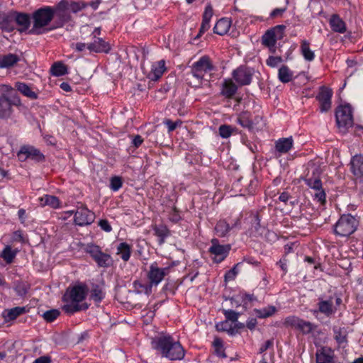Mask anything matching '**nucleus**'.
Returning <instances> with one entry per match:
<instances>
[{
	"instance_id": "f257e3e1",
	"label": "nucleus",
	"mask_w": 363,
	"mask_h": 363,
	"mask_svg": "<svg viewBox=\"0 0 363 363\" xmlns=\"http://www.w3.org/2000/svg\"><path fill=\"white\" fill-rule=\"evenodd\" d=\"M151 344L158 354L169 360H182L185 356V350L181 343L170 335L155 337L152 340Z\"/></svg>"
},
{
	"instance_id": "f03ea898",
	"label": "nucleus",
	"mask_w": 363,
	"mask_h": 363,
	"mask_svg": "<svg viewBox=\"0 0 363 363\" xmlns=\"http://www.w3.org/2000/svg\"><path fill=\"white\" fill-rule=\"evenodd\" d=\"M88 294V287L80 283L67 289L64 295L65 302L63 311L67 313H74L79 311L86 310L89 305L84 301Z\"/></svg>"
},
{
	"instance_id": "7ed1b4c3",
	"label": "nucleus",
	"mask_w": 363,
	"mask_h": 363,
	"mask_svg": "<svg viewBox=\"0 0 363 363\" xmlns=\"http://www.w3.org/2000/svg\"><path fill=\"white\" fill-rule=\"evenodd\" d=\"M53 12V9L50 6H45L37 10L33 13V26L30 33L40 34L48 30L45 27L53 18L55 15Z\"/></svg>"
},
{
	"instance_id": "20e7f679",
	"label": "nucleus",
	"mask_w": 363,
	"mask_h": 363,
	"mask_svg": "<svg viewBox=\"0 0 363 363\" xmlns=\"http://www.w3.org/2000/svg\"><path fill=\"white\" fill-rule=\"evenodd\" d=\"M357 220L350 214L342 215L335 226V233L341 237L352 234L357 229Z\"/></svg>"
},
{
	"instance_id": "39448f33",
	"label": "nucleus",
	"mask_w": 363,
	"mask_h": 363,
	"mask_svg": "<svg viewBox=\"0 0 363 363\" xmlns=\"http://www.w3.org/2000/svg\"><path fill=\"white\" fill-rule=\"evenodd\" d=\"M335 118L340 131L345 132L353 124L352 108L350 104L339 106L336 110Z\"/></svg>"
},
{
	"instance_id": "423d86ee",
	"label": "nucleus",
	"mask_w": 363,
	"mask_h": 363,
	"mask_svg": "<svg viewBox=\"0 0 363 363\" xmlns=\"http://www.w3.org/2000/svg\"><path fill=\"white\" fill-rule=\"evenodd\" d=\"M169 267H160L156 262L150 264L147 272V279L150 286H157L162 281L164 278L169 274Z\"/></svg>"
},
{
	"instance_id": "0eeeda50",
	"label": "nucleus",
	"mask_w": 363,
	"mask_h": 363,
	"mask_svg": "<svg viewBox=\"0 0 363 363\" xmlns=\"http://www.w3.org/2000/svg\"><path fill=\"white\" fill-rule=\"evenodd\" d=\"M284 29V26H277L267 30L262 36V44L274 52L277 40L282 38Z\"/></svg>"
},
{
	"instance_id": "6e6552de",
	"label": "nucleus",
	"mask_w": 363,
	"mask_h": 363,
	"mask_svg": "<svg viewBox=\"0 0 363 363\" xmlns=\"http://www.w3.org/2000/svg\"><path fill=\"white\" fill-rule=\"evenodd\" d=\"M230 250V245H220L218 240L216 238L212 239L209 252L213 256L214 262L219 263L223 261L228 256Z\"/></svg>"
},
{
	"instance_id": "1a4fd4ad",
	"label": "nucleus",
	"mask_w": 363,
	"mask_h": 363,
	"mask_svg": "<svg viewBox=\"0 0 363 363\" xmlns=\"http://www.w3.org/2000/svg\"><path fill=\"white\" fill-rule=\"evenodd\" d=\"M213 69V65L207 56H203L196 62L191 68V73L194 77L201 80L204 74Z\"/></svg>"
},
{
	"instance_id": "9d476101",
	"label": "nucleus",
	"mask_w": 363,
	"mask_h": 363,
	"mask_svg": "<svg viewBox=\"0 0 363 363\" xmlns=\"http://www.w3.org/2000/svg\"><path fill=\"white\" fill-rule=\"evenodd\" d=\"M53 9V13H55L53 18L56 20V26L55 28L62 27L65 23L67 22L70 16L69 13L68 9V2L66 1H60L55 8Z\"/></svg>"
},
{
	"instance_id": "9b49d317",
	"label": "nucleus",
	"mask_w": 363,
	"mask_h": 363,
	"mask_svg": "<svg viewBox=\"0 0 363 363\" xmlns=\"http://www.w3.org/2000/svg\"><path fill=\"white\" fill-rule=\"evenodd\" d=\"M284 324L298 330L304 334L311 333L314 328V325L311 323L302 320L296 316L287 317L284 320Z\"/></svg>"
},
{
	"instance_id": "f8f14e48",
	"label": "nucleus",
	"mask_w": 363,
	"mask_h": 363,
	"mask_svg": "<svg viewBox=\"0 0 363 363\" xmlns=\"http://www.w3.org/2000/svg\"><path fill=\"white\" fill-rule=\"evenodd\" d=\"M252 75L253 70L246 67H240L233 72L234 79L241 86L250 84Z\"/></svg>"
},
{
	"instance_id": "ddd939ff",
	"label": "nucleus",
	"mask_w": 363,
	"mask_h": 363,
	"mask_svg": "<svg viewBox=\"0 0 363 363\" xmlns=\"http://www.w3.org/2000/svg\"><path fill=\"white\" fill-rule=\"evenodd\" d=\"M294 146V140L291 136L281 138L275 142V157H280L281 155L288 153Z\"/></svg>"
},
{
	"instance_id": "4468645a",
	"label": "nucleus",
	"mask_w": 363,
	"mask_h": 363,
	"mask_svg": "<svg viewBox=\"0 0 363 363\" xmlns=\"http://www.w3.org/2000/svg\"><path fill=\"white\" fill-rule=\"evenodd\" d=\"M94 213L87 208H78L74 215V222L78 225L91 224L94 220Z\"/></svg>"
},
{
	"instance_id": "2eb2a0df",
	"label": "nucleus",
	"mask_w": 363,
	"mask_h": 363,
	"mask_svg": "<svg viewBox=\"0 0 363 363\" xmlns=\"http://www.w3.org/2000/svg\"><path fill=\"white\" fill-rule=\"evenodd\" d=\"M318 310L313 311V314L318 312L323 313L326 316H330L334 314L337 310L336 306H334V298L330 297L328 299L319 298Z\"/></svg>"
},
{
	"instance_id": "dca6fc26",
	"label": "nucleus",
	"mask_w": 363,
	"mask_h": 363,
	"mask_svg": "<svg viewBox=\"0 0 363 363\" xmlns=\"http://www.w3.org/2000/svg\"><path fill=\"white\" fill-rule=\"evenodd\" d=\"M333 91L331 89L323 87L318 96L320 103V111L322 112L328 111L331 107V98Z\"/></svg>"
},
{
	"instance_id": "f3484780",
	"label": "nucleus",
	"mask_w": 363,
	"mask_h": 363,
	"mask_svg": "<svg viewBox=\"0 0 363 363\" xmlns=\"http://www.w3.org/2000/svg\"><path fill=\"white\" fill-rule=\"evenodd\" d=\"M165 62L162 60L152 62L147 77L151 80H157L160 79L165 71Z\"/></svg>"
},
{
	"instance_id": "a211bd4d",
	"label": "nucleus",
	"mask_w": 363,
	"mask_h": 363,
	"mask_svg": "<svg viewBox=\"0 0 363 363\" xmlns=\"http://www.w3.org/2000/svg\"><path fill=\"white\" fill-rule=\"evenodd\" d=\"M18 157L20 160L25 161L28 158L40 159L42 157V155L33 147L23 146L20 149Z\"/></svg>"
},
{
	"instance_id": "6ab92c4d",
	"label": "nucleus",
	"mask_w": 363,
	"mask_h": 363,
	"mask_svg": "<svg viewBox=\"0 0 363 363\" xmlns=\"http://www.w3.org/2000/svg\"><path fill=\"white\" fill-rule=\"evenodd\" d=\"M350 169L352 174L357 178L363 176V155H356L350 161Z\"/></svg>"
},
{
	"instance_id": "aec40b11",
	"label": "nucleus",
	"mask_w": 363,
	"mask_h": 363,
	"mask_svg": "<svg viewBox=\"0 0 363 363\" xmlns=\"http://www.w3.org/2000/svg\"><path fill=\"white\" fill-rule=\"evenodd\" d=\"M87 49L91 52H108L111 47L109 44L105 42L102 38H96L92 43L88 44Z\"/></svg>"
},
{
	"instance_id": "412c9836",
	"label": "nucleus",
	"mask_w": 363,
	"mask_h": 363,
	"mask_svg": "<svg viewBox=\"0 0 363 363\" xmlns=\"http://www.w3.org/2000/svg\"><path fill=\"white\" fill-rule=\"evenodd\" d=\"M239 224V220H237L232 226H230L226 220H220L215 226V232L218 236L225 237L231 229L236 228Z\"/></svg>"
},
{
	"instance_id": "4be33fe9",
	"label": "nucleus",
	"mask_w": 363,
	"mask_h": 363,
	"mask_svg": "<svg viewBox=\"0 0 363 363\" xmlns=\"http://www.w3.org/2000/svg\"><path fill=\"white\" fill-rule=\"evenodd\" d=\"M15 25L18 26L20 32H24L28 29L30 25V16L26 13L13 12Z\"/></svg>"
},
{
	"instance_id": "5701e85b",
	"label": "nucleus",
	"mask_w": 363,
	"mask_h": 363,
	"mask_svg": "<svg viewBox=\"0 0 363 363\" xmlns=\"http://www.w3.org/2000/svg\"><path fill=\"white\" fill-rule=\"evenodd\" d=\"M0 28L6 32H11L15 28V20L13 13L0 16Z\"/></svg>"
},
{
	"instance_id": "b1692460",
	"label": "nucleus",
	"mask_w": 363,
	"mask_h": 363,
	"mask_svg": "<svg viewBox=\"0 0 363 363\" xmlns=\"http://www.w3.org/2000/svg\"><path fill=\"white\" fill-rule=\"evenodd\" d=\"M40 205L41 206H48L52 208H59L61 206V202L59 199L52 195L45 194L39 198Z\"/></svg>"
},
{
	"instance_id": "393cba45",
	"label": "nucleus",
	"mask_w": 363,
	"mask_h": 363,
	"mask_svg": "<svg viewBox=\"0 0 363 363\" xmlns=\"http://www.w3.org/2000/svg\"><path fill=\"white\" fill-rule=\"evenodd\" d=\"M231 20L228 18H222L217 21L214 26V32L220 35H225L231 26Z\"/></svg>"
},
{
	"instance_id": "a878e982",
	"label": "nucleus",
	"mask_w": 363,
	"mask_h": 363,
	"mask_svg": "<svg viewBox=\"0 0 363 363\" xmlns=\"http://www.w3.org/2000/svg\"><path fill=\"white\" fill-rule=\"evenodd\" d=\"M15 87L25 96L30 99H36L38 94L33 90V88L23 82H16Z\"/></svg>"
},
{
	"instance_id": "bb28decb",
	"label": "nucleus",
	"mask_w": 363,
	"mask_h": 363,
	"mask_svg": "<svg viewBox=\"0 0 363 363\" xmlns=\"http://www.w3.org/2000/svg\"><path fill=\"white\" fill-rule=\"evenodd\" d=\"M237 86L231 79H225L221 89V94L226 98L232 97L237 91Z\"/></svg>"
},
{
	"instance_id": "cd10ccee",
	"label": "nucleus",
	"mask_w": 363,
	"mask_h": 363,
	"mask_svg": "<svg viewBox=\"0 0 363 363\" xmlns=\"http://www.w3.org/2000/svg\"><path fill=\"white\" fill-rule=\"evenodd\" d=\"M19 61V57L15 54H7L0 56V68H9Z\"/></svg>"
},
{
	"instance_id": "c85d7f7f",
	"label": "nucleus",
	"mask_w": 363,
	"mask_h": 363,
	"mask_svg": "<svg viewBox=\"0 0 363 363\" xmlns=\"http://www.w3.org/2000/svg\"><path fill=\"white\" fill-rule=\"evenodd\" d=\"M132 247L126 242H121L117 246L116 254L124 261L127 262L129 260L131 255Z\"/></svg>"
},
{
	"instance_id": "c756f323",
	"label": "nucleus",
	"mask_w": 363,
	"mask_h": 363,
	"mask_svg": "<svg viewBox=\"0 0 363 363\" xmlns=\"http://www.w3.org/2000/svg\"><path fill=\"white\" fill-rule=\"evenodd\" d=\"M26 312L25 307H15L9 310H6L3 313V315L6 320H15L20 315Z\"/></svg>"
},
{
	"instance_id": "7c9ffc66",
	"label": "nucleus",
	"mask_w": 363,
	"mask_h": 363,
	"mask_svg": "<svg viewBox=\"0 0 363 363\" xmlns=\"http://www.w3.org/2000/svg\"><path fill=\"white\" fill-rule=\"evenodd\" d=\"M294 72L286 65H282L278 71V78L282 83H288L293 79Z\"/></svg>"
},
{
	"instance_id": "2f4dec72",
	"label": "nucleus",
	"mask_w": 363,
	"mask_h": 363,
	"mask_svg": "<svg viewBox=\"0 0 363 363\" xmlns=\"http://www.w3.org/2000/svg\"><path fill=\"white\" fill-rule=\"evenodd\" d=\"M330 25L333 31L343 33L346 30L344 21L337 16L334 15L330 20Z\"/></svg>"
},
{
	"instance_id": "473e14b6",
	"label": "nucleus",
	"mask_w": 363,
	"mask_h": 363,
	"mask_svg": "<svg viewBox=\"0 0 363 363\" xmlns=\"http://www.w3.org/2000/svg\"><path fill=\"white\" fill-rule=\"evenodd\" d=\"M237 123L245 128L251 129L252 128V121L250 113L248 111L240 113L238 116Z\"/></svg>"
},
{
	"instance_id": "72a5a7b5",
	"label": "nucleus",
	"mask_w": 363,
	"mask_h": 363,
	"mask_svg": "<svg viewBox=\"0 0 363 363\" xmlns=\"http://www.w3.org/2000/svg\"><path fill=\"white\" fill-rule=\"evenodd\" d=\"M18 253L17 250H13L9 245H6L0 253V257L7 263L11 264L13 262L14 258Z\"/></svg>"
},
{
	"instance_id": "f704fd0d",
	"label": "nucleus",
	"mask_w": 363,
	"mask_h": 363,
	"mask_svg": "<svg viewBox=\"0 0 363 363\" xmlns=\"http://www.w3.org/2000/svg\"><path fill=\"white\" fill-rule=\"evenodd\" d=\"M332 361L331 351L327 348H322L316 352L317 363H330Z\"/></svg>"
},
{
	"instance_id": "c9c22d12",
	"label": "nucleus",
	"mask_w": 363,
	"mask_h": 363,
	"mask_svg": "<svg viewBox=\"0 0 363 363\" xmlns=\"http://www.w3.org/2000/svg\"><path fill=\"white\" fill-rule=\"evenodd\" d=\"M300 50L306 61H313L315 58V53L310 48L309 43L306 40H302Z\"/></svg>"
},
{
	"instance_id": "e433bc0d",
	"label": "nucleus",
	"mask_w": 363,
	"mask_h": 363,
	"mask_svg": "<svg viewBox=\"0 0 363 363\" xmlns=\"http://www.w3.org/2000/svg\"><path fill=\"white\" fill-rule=\"evenodd\" d=\"M11 111V104L10 101L4 97H0V118L7 117L10 115Z\"/></svg>"
},
{
	"instance_id": "4c0bfd02",
	"label": "nucleus",
	"mask_w": 363,
	"mask_h": 363,
	"mask_svg": "<svg viewBox=\"0 0 363 363\" xmlns=\"http://www.w3.org/2000/svg\"><path fill=\"white\" fill-rule=\"evenodd\" d=\"M155 234L159 238L160 244H162L164 242V239L169 235L168 228L163 225H155L154 227Z\"/></svg>"
},
{
	"instance_id": "58836bf2",
	"label": "nucleus",
	"mask_w": 363,
	"mask_h": 363,
	"mask_svg": "<svg viewBox=\"0 0 363 363\" xmlns=\"http://www.w3.org/2000/svg\"><path fill=\"white\" fill-rule=\"evenodd\" d=\"M335 339L340 346L345 347L347 343L346 331L342 328H334Z\"/></svg>"
},
{
	"instance_id": "ea45409f",
	"label": "nucleus",
	"mask_w": 363,
	"mask_h": 363,
	"mask_svg": "<svg viewBox=\"0 0 363 363\" xmlns=\"http://www.w3.org/2000/svg\"><path fill=\"white\" fill-rule=\"evenodd\" d=\"M99 267H106L111 265L112 262L111 257L106 253L101 252L94 259Z\"/></svg>"
},
{
	"instance_id": "a19ab883",
	"label": "nucleus",
	"mask_w": 363,
	"mask_h": 363,
	"mask_svg": "<svg viewBox=\"0 0 363 363\" xmlns=\"http://www.w3.org/2000/svg\"><path fill=\"white\" fill-rule=\"evenodd\" d=\"M104 296V292L98 286H94L91 291L90 299L93 300L95 303H100Z\"/></svg>"
},
{
	"instance_id": "79ce46f5",
	"label": "nucleus",
	"mask_w": 363,
	"mask_h": 363,
	"mask_svg": "<svg viewBox=\"0 0 363 363\" xmlns=\"http://www.w3.org/2000/svg\"><path fill=\"white\" fill-rule=\"evenodd\" d=\"M216 328L218 331H225V332H228L230 335H233L234 333V330H235L232 324L226 320L224 321L218 323L216 325Z\"/></svg>"
},
{
	"instance_id": "37998d69",
	"label": "nucleus",
	"mask_w": 363,
	"mask_h": 363,
	"mask_svg": "<svg viewBox=\"0 0 363 363\" xmlns=\"http://www.w3.org/2000/svg\"><path fill=\"white\" fill-rule=\"evenodd\" d=\"M51 72L54 76L60 77L67 73V68L62 63L56 62L52 66Z\"/></svg>"
},
{
	"instance_id": "c03bdc74",
	"label": "nucleus",
	"mask_w": 363,
	"mask_h": 363,
	"mask_svg": "<svg viewBox=\"0 0 363 363\" xmlns=\"http://www.w3.org/2000/svg\"><path fill=\"white\" fill-rule=\"evenodd\" d=\"M235 130V128L230 125H222L219 127V135L223 138H228L233 134Z\"/></svg>"
},
{
	"instance_id": "a18cd8bd",
	"label": "nucleus",
	"mask_w": 363,
	"mask_h": 363,
	"mask_svg": "<svg viewBox=\"0 0 363 363\" xmlns=\"http://www.w3.org/2000/svg\"><path fill=\"white\" fill-rule=\"evenodd\" d=\"M276 311V308L274 306H269L267 307L263 308L260 310H257L256 313L257 315L259 318H267L272 315H273Z\"/></svg>"
},
{
	"instance_id": "49530a36",
	"label": "nucleus",
	"mask_w": 363,
	"mask_h": 363,
	"mask_svg": "<svg viewBox=\"0 0 363 363\" xmlns=\"http://www.w3.org/2000/svg\"><path fill=\"white\" fill-rule=\"evenodd\" d=\"M88 6V4L82 1H77L68 4V9L73 13H77Z\"/></svg>"
},
{
	"instance_id": "de8ad7c7",
	"label": "nucleus",
	"mask_w": 363,
	"mask_h": 363,
	"mask_svg": "<svg viewBox=\"0 0 363 363\" xmlns=\"http://www.w3.org/2000/svg\"><path fill=\"white\" fill-rule=\"evenodd\" d=\"M213 345L214 347L215 352L218 357H225L223 345V341L220 338H215L213 342Z\"/></svg>"
},
{
	"instance_id": "09e8293b",
	"label": "nucleus",
	"mask_w": 363,
	"mask_h": 363,
	"mask_svg": "<svg viewBox=\"0 0 363 363\" xmlns=\"http://www.w3.org/2000/svg\"><path fill=\"white\" fill-rule=\"evenodd\" d=\"M305 181L308 186L314 191L322 188V182L318 177L308 178Z\"/></svg>"
},
{
	"instance_id": "8fccbe9b",
	"label": "nucleus",
	"mask_w": 363,
	"mask_h": 363,
	"mask_svg": "<svg viewBox=\"0 0 363 363\" xmlns=\"http://www.w3.org/2000/svg\"><path fill=\"white\" fill-rule=\"evenodd\" d=\"M223 314L226 318V320L231 321L232 323H236L240 316V313L233 310H223Z\"/></svg>"
},
{
	"instance_id": "3c124183",
	"label": "nucleus",
	"mask_w": 363,
	"mask_h": 363,
	"mask_svg": "<svg viewBox=\"0 0 363 363\" xmlns=\"http://www.w3.org/2000/svg\"><path fill=\"white\" fill-rule=\"evenodd\" d=\"M60 315V311L57 309H52L48 311H45L43 313V318L48 322H52L55 320Z\"/></svg>"
},
{
	"instance_id": "603ef678",
	"label": "nucleus",
	"mask_w": 363,
	"mask_h": 363,
	"mask_svg": "<svg viewBox=\"0 0 363 363\" xmlns=\"http://www.w3.org/2000/svg\"><path fill=\"white\" fill-rule=\"evenodd\" d=\"M86 252L89 253L93 259H94L101 252V250L97 245H88L86 247Z\"/></svg>"
},
{
	"instance_id": "864d4df0",
	"label": "nucleus",
	"mask_w": 363,
	"mask_h": 363,
	"mask_svg": "<svg viewBox=\"0 0 363 363\" xmlns=\"http://www.w3.org/2000/svg\"><path fill=\"white\" fill-rule=\"evenodd\" d=\"M313 197L315 200L320 202V203H325L326 195L323 188L315 190Z\"/></svg>"
},
{
	"instance_id": "5fc2aeb1",
	"label": "nucleus",
	"mask_w": 363,
	"mask_h": 363,
	"mask_svg": "<svg viewBox=\"0 0 363 363\" xmlns=\"http://www.w3.org/2000/svg\"><path fill=\"white\" fill-rule=\"evenodd\" d=\"M282 61L283 60L281 57L269 56L267 60L266 63L271 67H276L282 62Z\"/></svg>"
},
{
	"instance_id": "6e6d98bb",
	"label": "nucleus",
	"mask_w": 363,
	"mask_h": 363,
	"mask_svg": "<svg viewBox=\"0 0 363 363\" xmlns=\"http://www.w3.org/2000/svg\"><path fill=\"white\" fill-rule=\"evenodd\" d=\"M122 186V181L119 177H113L111 179L110 187L111 189L116 191Z\"/></svg>"
},
{
	"instance_id": "4d7b16f0",
	"label": "nucleus",
	"mask_w": 363,
	"mask_h": 363,
	"mask_svg": "<svg viewBox=\"0 0 363 363\" xmlns=\"http://www.w3.org/2000/svg\"><path fill=\"white\" fill-rule=\"evenodd\" d=\"M213 13L212 6L210 4L206 5L205 7V11L203 14V21L210 22L213 16Z\"/></svg>"
},
{
	"instance_id": "13d9d810",
	"label": "nucleus",
	"mask_w": 363,
	"mask_h": 363,
	"mask_svg": "<svg viewBox=\"0 0 363 363\" xmlns=\"http://www.w3.org/2000/svg\"><path fill=\"white\" fill-rule=\"evenodd\" d=\"M164 123L167 126L168 131L172 132L182 124V121L180 120H177L175 122H172L167 119L164 122Z\"/></svg>"
},
{
	"instance_id": "bf43d9fd",
	"label": "nucleus",
	"mask_w": 363,
	"mask_h": 363,
	"mask_svg": "<svg viewBox=\"0 0 363 363\" xmlns=\"http://www.w3.org/2000/svg\"><path fill=\"white\" fill-rule=\"evenodd\" d=\"M238 274L237 267L235 266L233 269L229 270L225 275L226 281L233 279Z\"/></svg>"
},
{
	"instance_id": "052dcab7",
	"label": "nucleus",
	"mask_w": 363,
	"mask_h": 363,
	"mask_svg": "<svg viewBox=\"0 0 363 363\" xmlns=\"http://www.w3.org/2000/svg\"><path fill=\"white\" fill-rule=\"evenodd\" d=\"M99 225L103 230H104L106 232H111L112 230V228H111L110 223L106 220H99Z\"/></svg>"
},
{
	"instance_id": "680f3d73",
	"label": "nucleus",
	"mask_w": 363,
	"mask_h": 363,
	"mask_svg": "<svg viewBox=\"0 0 363 363\" xmlns=\"http://www.w3.org/2000/svg\"><path fill=\"white\" fill-rule=\"evenodd\" d=\"M237 297L243 302L244 305L247 304L248 302H250L252 300V296L245 294H240Z\"/></svg>"
},
{
	"instance_id": "e2e57ef3",
	"label": "nucleus",
	"mask_w": 363,
	"mask_h": 363,
	"mask_svg": "<svg viewBox=\"0 0 363 363\" xmlns=\"http://www.w3.org/2000/svg\"><path fill=\"white\" fill-rule=\"evenodd\" d=\"M34 363H51V358L49 356H41L35 359Z\"/></svg>"
},
{
	"instance_id": "0e129e2a",
	"label": "nucleus",
	"mask_w": 363,
	"mask_h": 363,
	"mask_svg": "<svg viewBox=\"0 0 363 363\" xmlns=\"http://www.w3.org/2000/svg\"><path fill=\"white\" fill-rule=\"evenodd\" d=\"M210 28V22L202 21L201 26L199 30V35L203 34Z\"/></svg>"
},
{
	"instance_id": "69168bd1",
	"label": "nucleus",
	"mask_w": 363,
	"mask_h": 363,
	"mask_svg": "<svg viewBox=\"0 0 363 363\" xmlns=\"http://www.w3.org/2000/svg\"><path fill=\"white\" fill-rule=\"evenodd\" d=\"M273 345V341L272 340H267L260 347L259 351L260 352H263L266 351L268 348L272 347Z\"/></svg>"
},
{
	"instance_id": "338daca9",
	"label": "nucleus",
	"mask_w": 363,
	"mask_h": 363,
	"mask_svg": "<svg viewBox=\"0 0 363 363\" xmlns=\"http://www.w3.org/2000/svg\"><path fill=\"white\" fill-rule=\"evenodd\" d=\"M180 216L175 211H174L169 216V220L173 223H177L180 220Z\"/></svg>"
},
{
	"instance_id": "774afa93",
	"label": "nucleus",
	"mask_w": 363,
	"mask_h": 363,
	"mask_svg": "<svg viewBox=\"0 0 363 363\" xmlns=\"http://www.w3.org/2000/svg\"><path fill=\"white\" fill-rule=\"evenodd\" d=\"M290 199V196L287 192H283L279 197V200L284 203H286Z\"/></svg>"
}]
</instances>
